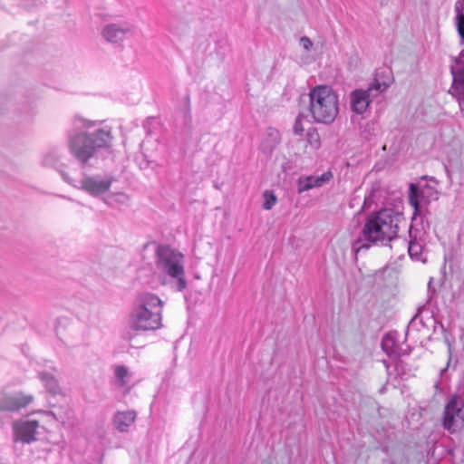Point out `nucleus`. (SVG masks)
Instances as JSON below:
<instances>
[{
    "label": "nucleus",
    "mask_w": 464,
    "mask_h": 464,
    "mask_svg": "<svg viewBox=\"0 0 464 464\" xmlns=\"http://www.w3.org/2000/svg\"><path fill=\"white\" fill-rule=\"evenodd\" d=\"M162 307L163 302L156 295H140L130 314V327L139 332L160 329L162 326Z\"/></svg>",
    "instance_id": "nucleus-3"
},
{
    "label": "nucleus",
    "mask_w": 464,
    "mask_h": 464,
    "mask_svg": "<svg viewBox=\"0 0 464 464\" xmlns=\"http://www.w3.org/2000/svg\"><path fill=\"white\" fill-rule=\"evenodd\" d=\"M458 63H460V64H463V63H464V50L460 53L459 61Z\"/></svg>",
    "instance_id": "nucleus-27"
},
{
    "label": "nucleus",
    "mask_w": 464,
    "mask_h": 464,
    "mask_svg": "<svg viewBox=\"0 0 464 464\" xmlns=\"http://www.w3.org/2000/svg\"><path fill=\"white\" fill-rule=\"evenodd\" d=\"M34 401L32 394L23 392H7L0 391V411H18Z\"/></svg>",
    "instance_id": "nucleus-9"
},
{
    "label": "nucleus",
    "mask_w": 464,
    "mask_h": 464,
    "mask_svg": "<svg viewBox=\"0 0 464 464\" xmlns=\"http://www.w3.org/2000/svg\"><path fill=\"white\" fill-rule=\"evenodd\" d=\"M453 84L452 89L457 96L460 106L464 105V64L458 63L457 67L452 69Z\"/></svg>",
    "instance_id": "nucleus-15"
},
{
    "label": "nucleus",
    "mask_w": 464,
    "mask_h": 464,
    "mask_svg": "<svg viewBox=\"0 0 464 464\" xmlns=\"http://www.w3.org/2000/svg\"><path fill=\"white\" fill-rule=\"evenodd\" d=\"M263 208L266 210H270L277 202V198L272 190H266L263 193Z\"/></svg>",
    "instance_id": "nucleus-20"
},
{
    "label": "nucleus",
    "mask_w": 464,
    "mask_h": 464,
    "mask_svg": "<svg viewBox=\"0 0 464 464\" xmlns=\"http://www.w3.org/2000/svg\"><path fill=\"white\" fill-rule=\"evenodd\" d=\"M382 348L384 353L389 356L400 357L401 354L396 345L395 340L391 335L387 334L382 338Z\"/></svg>",
    "instance_id": "nucleus-18"
},
{
    "label": "nucleus",
    "mask_w": 464,
    "mask_h": 464,
    "mask_svg": "<svg viewBox=\"0 0 464 464\" xmlns=\"http://www.w3.org/2000/svg\"><path fill=\"white\" fill-rule=\"evenodd\" d=\"M442 425L450 433H455L464 427V400L460 396L453 395L446 403Z\"/></svg>",
    "instance_id": "nucleus-7"
},
{
    "label": "nucleus",
    "mask_w": 464,
    "mask_h": 464,
    "mask_svg": "<svg viewBox=\"0 0 464 464\" xmlns=\"http://www.w3.org/2000/svg\"><path fill=\"white\" fill-rule=\"evenodd\" d=\"M405 222L402 214L392 208L372 214L365 221L360 237L353 243L352 249L358 254L372 245H387L397 237L400 225Z\"/></svg>",
    "instance_id": "nucleus-1"
},
{
    "label": "nucleus",
    "mask_w": 464,
    "mask_h": 464,
    "mask_svg": "<svg viewBox=\"0 0 464 464\" xmlns=\"http://www.w3.org/2000/svg\"><path fill=\"white\" fill-rule=\"evenodd\" d=\"M131 33L130 26H123L118 24H109L103 26L102 35L105 41L112 44H118L124 41L129 34Z\"/></svg>",
    "instance_id": "nucleus-10"
},
{
    "label": "nucleus",
    "mask_w": 464,
    "mask_h": 464,
    "mask_svg": "<svg viewBox=\"0 0 464 464\" xmlns=\"http://www.w3.org/2000/svg\"><path fill=\"white\" fill-rule=\"evenodd\" d=\"M137 413L135 411H118L113 416V426L120 432H128L130 427L135 422Z\"/></svg>",
    "instance_id": "nucleus-13"
},
{
    "label": "nucleus",
    "mask_w": 464,
    "mask_h": 464,
    "mask_svg": "<svg viewBox=\"0 0 464 464\" xmlns=\"http://www.w3.org/2000/svg\"><path fill=\"white\" fill-rule=\"evenodd\" d=\"M82 122L78 130L68 137L67 146L72 156L82 166L89 165L96 159L102 150L109 149L112 142L110 127L89 129L95 126V121L78 119Z\"/></svg>",
    "instance_id": "nucleus-2"
},
{
    "label": "nucleus",
    "mask_w": 464,
    "mask_h": 464,
    "mask_svg": "<svg viewBox=\"0 0 464 464\" xmlns=\"http://www.w3.org/2000/svg\"><path fill=\"white\" fill-rule=\"evenodd\" d=\"M408 252L411 257L418 258L422 252V246L415 239H411L408 246Z\"/></svg>",
    "instance_id": "nucleus-22"
},
{
    "label": "nucleus",
    "mask_w": 464,
    "mask_h": 464,
    "mask_svg": "<svg viewBox=\"0 0 464 464\" xmlns=\"http://www.w3.org/2000/svg\"><path fill=\"white\" fill-rule=\"evenodd\" d=\"M115 376L117 378V383L120 387H127L128 382L126 378L129 376V372L124 366H117L114 370Z\"/></svg>",
    "instance_id": "nucleus-19"
},
{
    "label": "nucleus",
    "mask_w": 464,
    "mask_h": 464,
    "mask_svg": "<svg viewBox=\"0 0 464 464\" xmlns=\"http://www.w3.org/2000/svg\"><path fill=\"white\" fill-rule=\"evenodd\" d=\"M63 177L69 184H72L75 188L83 189L93 197H97L107 192L114 181V178L111 175H86L78 182L70 179L65 173H63Z\"/></svg>",
    "instance_id": "nucleus-8"
},
{
    "label": "nucleus",
    "mask_w": 464,
    "mask_h": 464,
    "mask_svg": "<svg viewBox=\"0 0 464 464\" xmlns=\"http://www.w3.org/2000/svg\"><path fill=\"white\" fill-rule=\"evenodd\" d=\"M59 155L55 151L48 152L44 158V164L45 166H53L59 160Z\"/></svg>",
    "instance_id": "nucleus-24"
},
{
    "label": "nucleus",
    "mask_w": 464,
    "mask_h": 464,
    "mask_svg": "<svg viewBox=\"0 0 464 464\" xmlns=\"http://www.w3.org/2000/svg\"><path fill=\"white\" fill-rule=\"evenodd\" d=\"M332 177L333 175L331 172H325L321 176L300 177L297 180L298 193H303L314 188L322 187L324 183L329 181Z\"/></svg>",
    "instance_id": "nucleus-12"
},
{
    "label": "nucleus",
    "mask_w": 464,
    "mask_h": 464,
    "mask_svg": "<svg viewBox=\"0 0 464 464\" xmlns=\"http://www.w3.org/2000/svg\"><path fill=\"white\" fill-rule=\"evenodd\" d=\"M390 86L389 82L381 81L380 75L376 74L367 89H355L349 94L351 110L356 114L364 113L371 102L380 94L384 92Z\"/></svg>",
    "instance_id": "nucleus-6"
},
{
    "label": "nucleus",
    "mask_w": 464,
    "mask_h": 464,
    "mask_svg": "<svg viewBox=\"0 0 464 464\" xmlns=\"http://www.w3.org/2000/svg\"><path fill=\"white\" fill-rule=\"evenodd\" d=\"M281 141V135L276 129L269 128L266 130V134L260 144L261 151L270 156Z\"/></svg>",
    "instance_id": "nucleus-14"
},
{
    "label": "nucleus",
    "mask_w": 464,
    "mask_h": 464,
    "mask_svg": "<svg viewBox=\"0 0 464 464\" xmlns=\"http://www.w3.org/2000/svg\"><path fill=\"white\" fill-rule=\"evenodd\" d=\"M307 143L314 150H317L321 147L320 135L316 130L307 132Z\"/></svg>",
    "instance_id": "nucleus-21"
},
{
    "label": "nucleus",
    "mask_w": 464,
    "mask_h": 464,
    "mask_svg": "<svg viewBox=\"0 0 464 464\" xmlns=\"http://www.w3.org/2000/svg\"><path fill=\"white\" fill-rule=\"evenodd\" d=\"M423 198V192L419 189V187L415 184H411L409 201L411 206L414 208V216L420 212V203Z\"/></svg>",
    "instance_id": "nucleus-16"
},
{
    "label": "nucleus",
    "mask_w": 464,
    "mask_h": 464,
    "mask_svg": "<svg viewBox=\"0 0 464 464\" xmlns=\"http://www.w3.org/2000/svg\"><path fill=\"white\" fill-rule=\"evenodd\" d=\"M300 43L303 48L306 51H309L313 46L312 41L307 36H302L300 39Z\"/></svg>",
    "instance_id": "nucleus-26"
},
{
    "label": "nucleus",
    "mask_w": 464,
    "mask_h": 464,
    "mask_svg": "<svg viewBox=\"0 0 464 464\" xmlns=\"http://www.w3.org/2000/svg\"><path fill=\"white\" fill-rule=\"evenodd\" d=\"M309 112L317 123L331 124L339 113V98L329 85H317L309 92Z\"/></svg>",
    "instance_id": "nucleus-4"
},
{
    "label": "nucleus",
    "mask_w": 464,
    "mask_h": 464,
    "mask_svg": "<svg viewBox=\"0 0 464 464\" xmlns=\"http://www.w3.org/2000/svg\"><path fill=\"white\" fill-rule=\"evenodd\" d=\"M293 129H294L295 134H296V135H300L304 132V126L302 123V119L300 116H298L296 118Z\"/></svg>",
    "instance_id": "nucleus-25"
},
{
    "label": "nucleus",
    "mask_w": 464,
    "mask_h": 464,
    "mask_svg": "<svg viewBox=\"0 0 464 464\" xmlns=\"http://www.w3.org/2000/svg\"><path fill=\"white\" fill-rule=\"evenodd\" d=\"M185 258L179 250L167 245H160L155 251V266L163 275L175 279L176 289L182 291L187 287L185 279Z\"/></svg>",
    "instance_id": "nucleus-5"
},
{
    "label": "nucleus",
    "mask_w": 464,
    "mask_h": 464,
    "mask_svg": "<svg viewBox=\"0 0 464 464\" xmlns=\"http://www.w3.org/2000/svg\"><path fill=\"white\" fill-rule=\"evenodd\" d=\"M457 28L459 34L461 38V44H464V14L458 13L457 14Z\"/></svg>",
    "instance_id": "nucleus-23"
},
{
    "label": "nucleus",
    "mask_w": 464,
    "mask_h": 464,
    "mask_svg": "<svg viewBox=\"0 0 464 464\" xmlns=\"http://www.w3.org/2000/svg\"><path fill=\"white\" fill-rule=\"evenodd\" d=\"M40 380L44 383L46 390L52 394H59L61 393V388L58 383V381L54 378L53 374L47 372H43L39 373Z\"/></svg>",
    "instance_id": "nucleus-17"
},
{
    "label": "nucleus",
    "mask_w": 464,
    "mask_h": 464,
    "mask_svg": "<svg viewBox=\"0 0 464 464\" xmlns=\"http://www.w3.org/2000/svg\"><path fill=\"white\" fill-rule=\"evenodd\" d=\"M39 423L36 420H24L15 424L14 434L16 440L24 443H30L36 440V430Z\"/></svg>",
    "instance_id": "nucleus-11"
}]
</instances>
